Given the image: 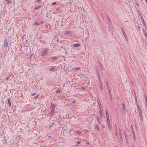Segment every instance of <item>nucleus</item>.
Returning <instances> with one entry per match:
<instances>
[{"instance_id":"nucleus-10","label":"nucleus","mask_w":147,"mask_h":147,"mask_svg":"<svg viewBox=\"0 0 147 147\" xmlns=\"http://www.w3.org/2000/svg\"><path fill=\"white\" fill-rule=\"evenodd\" d=\"M55 70V68L54 67H51L49 69V71H54Z\"/></svg>"},{"instance_id":"nucleus-28","label":"nucleus","mask_w":147,"mask_h":147,"mask_svg":"<svg viewBox=\"0 0 147 147\" xmlns=\"http://www.w3.org/2000/svg\"><path fill=\"white\" fill-rule=\"evenodd\" d=\"M56 2H54L53 3H52L51 5H55L56 4Z\"/></svg>"},{"instance_id":"nucleus-6","label":"nucleus","mask_w":147,"mask_h":147,"mask_svg":"<svg viewBox=\"0 0 147 147\" xmlns=\"http://www.w3.org/2000/svg\"><path fill=\"white\" fill-rule=\"evenodd\" d=\"M4 46L5 47H7L8 46V43L7 40H5L4 41Z\"/></svg>"},{"instance_id":"nucleus-56","label":"nucleus","mask_w":147,"mask_h":147,"mask_svg":"<svg viewBox=\"0 0 147 147\" xmlns=\"http://www.w3.org/2000/svg\"><path fill=\"white\" fill-rule=\"evenodd\" d=\"M75 101H73V103H75Z\"/></svg>"},{"instance_id":"nucleus-3","label":"nucleus","mask_w":147,"mask_h":147,"mask_svg":"<svg viewBox=\"0 0 147 147\" xmlns=\"http://www.w3.org/2000/svg\"><path fill=\"white\" fill-rule=\"evenodd\" d=\"M56 106L54 104L51 103V105H50V108L51 110H55V108L56 107Z\"/></svg>"},{"instance_id":"nucleus-19","label":"nucleus","mask_w":147,"mask_h":147,"mask_svg":"<svg viewBox=\"0 0 147 147\" xmlns=\"http://www.w3.org/2000/svg\"><path fill=\"white\" fill-rule=\"evenodd\" d=\"M119 135H120V138H121V131H120V129H119Z\"/></svg>"},{"instance_id":"nucleus-48","label":"nucleus","mask_w":147,"mask_h":147,"mask_svg":"<svg viewBox=\"0 0 147 147\" xmlns=\"http://www.w3.org/2000/svg\"><path fill=\"white\" fill-rule=\"evenodd\" d=\"M86 144H88V145L89 144V142H86Z\"/></svg>"},{"instance_id":"nucleus-15","label":"nucleus","mask_w":147,"mask_h":147,"mask_svg":"<svg viewBox=\"0 0 147 147\" xmlns=\"http://www.w3.org/2000/svg\"><path fill=\"white\" fill-rule=\"evenodd\" d=\"M40 24V23L37 22H35L34 25L36 24V26H38Z\"/></svg>"},{"instance_id":"nucleus-46","label":"nucleus","mask_w":147,"mask_h":147,"mask_svg":"<svg viewBox=\"0 0 147 147\" xmlns=\"http://www.w3.org/2000/svg\"><path fill=\"white\" fill-rule=\"evenodd\" d=\"M136 5L138 6H139V5L138 3H136Z\"/></svg>"},{"instance_id":"nucleus-45","label":"nucleus","mask_w":147,"mask_h":147,"mask_svg":"<svg viewBox=\"0 0 147 147\" xmlns=\"http://www.w3.org/2000/svg\"><path fill=\"white\" fill-rule=\"evenodd\" d=\"M137 106L138 108H139L140 107L139 105H137Z\"/></svg>"},{"instance_id":"nucleus-31","label":"nucleus","mask_w":147,"mask_h":147,"mask_svg":"<svg viewBox=\"0 0 147 147\" xmlns=\"http://www.w3.org/2000/svg\"><path fill=\"white\" fill-rule=\"evenodd\" d=\"M106 84L107 86V88H110L107 82H106Z\"/></svg>"},{"instance_id":"nucleus-41","label":"nucleus","mask_w":147,"mask_h":147,"mask_svg":"<svg viewBox=\"0 0 147 147\" xmlns=\"http://www.w3.org/2000/svg\"><path fill=\"white\" fill-rule=\"evenodd\" d=\"M41 0H36V2L38 3L39 1H40Z\"/></svg>"},{"instance_id":"nucleus-20","label":"nucleus","mask_w":147,"mask_h":147,"mask_svg":"<svg viewBox=\"0 0 147 147\" xmlns=\"http://www.w3.org/2000/svg\"><path fill=\"white\" fill-rule=\"evenodd\" d=\"M58 58L56 57H55L52 58V59L54 60H57Z\"/></svg>"},{"instance_id":"nucleus-23","label":"nucleus","mask_w":147,"mask_h":147,"mask_svg":"<svg viewBox=\"0 0 147 147\" xmlns=\"http://www.w3.org/2000/svg\"><path fill=\"white\" fill-rule=\"evenodd\" d=\"M105 113H106V116H109L107 110L105 111Z\"/></svg>"},{"instance_id":"nucleus-40","label":"nucleus","mask_w":147,"mask_h":147,"mask_svg":"<svg viewBox=\"0 0 147 147\" xmlns=\"http://www.w3.org/2000/svg\"><path fill=\"white\" fill-rule=\"evenodd\" d=\"M81 143V142L80 141H78L77 142V143L78 144H79Z\"/></svg>"},{"instance_id":"nucleus-59","label":"nucleus","mask_w":147,"mask_h":147,"mask_svg":"<svg viewBox=\"0 0 147 147\" xmlns=\"http://www.w3.org/2000/svg\"><path fill=\"white\" fill-rule=\"evenodd\" d=\"M140 147H141V146H140Z\"/></svg>"},{"instance_id":"nucleus-54","label":"nucleus","mask_w":147,"mask_h":147,"mask_svg":"<svg viewBox=\"0 0 147 147\" xmlns=\"http://www.w3.org/2000/svg\"><path fill=\"white\" fill-rule=\"evenodd\" d=\"M146 2V3H147V0H145Z\"/></svg>"},{"instance_id":"nucleus-38","label":"nucleus","mask_w":147,"mask_h":147,"mask_svg":"<svg viewBox=\"0 0 147 147\" xmlns=\"http://www.w3.org/2000/svg\"><path fill=\"white\" fill-rule=\"evenodd\" d=\"M144 36L146 37V36H147V33H146L144 34Z\"/></svg>"},{"instance_id":"nucleus-29","label":"nucleus","mask_w":147,"mask_h":147,"mask_svg":"<svg viewBox=\"0 0 147 147\" xmlns=\"http://www.w3.org/2000/svg\"><path fill=\"white\" fill-rule=\"evenodd\" d=\"M99 107L100 109H101L102 108V106H101V103H100V104H99Z\"/></svg>"},{"instance_id":"nucleus-33","label":"nucleus","mask_w":147,"mask_h":147,"mask_svg":"<svg viewBox=\"0 0 147 147\" xmlns=\"http://www.w3.org/2000/svg\"><path fill=\"white\" fill-rule=\"evenodd\" d=\"M75 69L77 70H80V67H79L77 68H76Z\"/></svg>"},{"instance_id":"nucleus-16","label":"nucleus","mask_w":147,"mask_h":147,"mask_svg":"<svg viewBox=\"0 0 147 147\" xmlns=\"http://www.w3.org/2000/svg\"><path fill=\"white\" fill-rule=\"evenodd\" d=\"M142 31L143 33V34H145V33H146V31L145 30V29L144 28H143L142 29Z\"/></svg>"},{"instance_id":"nucleus-18","label":"nucleus","mask_w":147,"mask_h":147,"mask_svg":"<svg viewBox=\"0 0 147 147\" xmlns=\"http://www.w3.org/2000/svg\"><path fill=\"white\" fill-rule=\"evenodd\" d=\"M40 7H40V6H37L35 8V10H36V9H38L40 8Z\"/></svg>"},{"instance_id":"nucleus-5","label":"nucleus","mask_w":147,"mask_h":147,"mask_svg":"<svg viewBox=\"0 0 147 147\" xmlns=\"http://www.w3.org/2000/svg\"><path fill=\"white\" fill-rule=\"evenodd\" d=\"M121 31H122V33H123V34L124 36V37H125V39H126V40L127 41H128L127 39V36H126V35H125V32H124V31H123V29L122 28H121Z\"/></svg>"},{"instance_id":"nucleus-24","label":"nucleus","mask_w":147,"mask_h":147,"mask_svg":"<svg viewBox=\"0 0 147 147\" xmlns=\"http://www.w3.org/2000/svg\"><path fill=\"white\" fill-rule=\"evenodd\" d=\"M145 100L146 102V104H147V97L146 96H144Z\"/></svg>"},{"instance_id":"nucleus-35","label":"nucleus","mask_w":147,"mask_h":147,"mask_svg":"<svg viewBox=\"0 0 147 147\" xmlns=\"http://www.w3.org/2000/svg\"><path fill=\"white\" fill-rule=\"evenodd\" d=\"M100 65V66L102 68V69H103L102 67V64L100 63H99Z\"/></svg>"},{"instance_id":"nucleus-30","label":"nucleus","mask_w":147,"mask_h":147,"mask_svg":"<svg viewBox=\"0 0 147 147\" xmlns=\"http://www.w3.org/2000/svg\"><path fill=\"white\" fill-rule=\"evenodd\" d=\"M133 133V137L134 139H135V134L134 133V132H132Z\"/></svg>"},{"instance_id":"nucleus-34","label":"nucleus","mask_w":147,"mask_h":147,"mask_svg":"<svg viewBox=\"0 0 147 147\" xmlns=\"http://www.w3.org/2000/svg\"><path fill=\"white\" fill-rule=\"evenodd\" d=\"M96 128H97V129L98 130V131H99V128L98 127V126L97 125H96Z\"/></svg>"},{"instance_id":"nucleus-22","label":"nucleus","mask_w":147,"mask_h":147,"mask_svg":"<svg viewBox=\"0 0 147 147\" xmlns=\"http://www.w3.org/2000/svg\"><path fill=\"white\" fill-rule=\"evenodd\" d=\"M61 92V90H58L57 91H56V92H58L59 93H60Z\"/></svg>"},{"instance_id":"nucleus-42","label":"nucleus","mask_w":147,"mask_h":147,"mask_svg":"<svg viewBox=\"0 0 147 147\" xmlns=\"http://www.w3.org/2000/svg\"><path fill=\"white\" fill-rule=\"evenodd\" d=\"M85 132H89V131L87 130H86L85 131Z\"/></svg>"},{"instance_id":"nucleus-43","label":"nucleus","mask_w":147,"mask_h":147,"mask_svg":"<svg viewBox=\"0 0 147 147\" xmlns=\"http://www.w3.org/2000/svg\"><path fill=\"white\" fill-rule=\"evenodd\" d=\"M102 112V110H101L100 111V115H101Z\"/></svg>"},{"instance_id":"nucleus-13","label":"nucleus","mask_w":147,"mask_h":147,"mask_svg":"<svg viewBox=\"0 0 147 147\" xmlns=\"http://www.w3.org/2000/svg\"><path fill=\"white\" fill-rule=\"evenodd\" d=\"M11 76L10 74H9L6 78V80H8Z\"/></svg>"},{"instance_id":"nucleus-49","label":"nucleus","mask_w":147,"mask_h":147,"mask_svg":"<svg viewBox=\"0 0 147 147\" xmlns=\"http://www.w3.org/2000/svg\"><path fill=\"white\" fill-rule=\"evenodd\" d=\"M35 94V93H34L32 94V96H34Z\"/></svg>"},{"instance_id":"nucleus-25","label":"nucleus","mask_w":147,"mask_h":147,"mask_svg":"<svg viewBox=\"0 0 147 147\" xmlns=\"http://www.w3.org/2000/svg\"><path fill=\"white\" fill-rule=\"evenodd\" d=\"M123 133H124V136H125V139L126 140L127 139V138L126 134V133H125V132H124Z\"/></svg>"},{"instance_id":"nucleus-27","label":"nucleus","mask_w":147,"mask_h":147,"mask_svg":"<svg viewBox=\"0 0 147 147\" xmlns=\"http://www.w3.org/2000/svg\"><path fill=\"white\" fill-rule=\"evenodd\" d=\"M108 88V90L109 92V94H110V93L111 92V90H110V88Z\"/></svg>"},{"instance_id":"nucleus-26","label":"nucleus","mask_w":147,"mask_h":147,"mask_svg":"<svg viewBox=\"0 0 147 147\" xmlns=\"http://www.w3.org/2000/svg\"><path fill=\"white\" fill-rule=\"evenodd\" d=\"M76 134H81V132H80V131H76Z\"/></svg>"},{"instance_id":"nucleus-17","label":"nucleus","mask_w":147,"mask_h":147,"mask_svg":"<svg viewBox=\"0 0 147 147\" xmlns=\"http://www.w3.org/2000/svg\"><path fill=\"white\" fill-rule=\"evenodd\" d=\"M54 110H51L50 112V114L51 115H52L54 113Z\"/></svg>"},{"instance_id":"nucleus-44","label":"nucleus","mask_w":147,"mask_h":147,"mask_svg":"<svg viewBox=\"0 0 147 147\" xmlns=\"http://www.w3.org/2000/svg\"><path fill=\"white\" fill-rule=\"evenodd\" d=\"M137 106L138 108H139L140 107L139 105H137Z\"/></svg>"},{"instance_id":"nucleus-50","label":"nucleus","mask_w":147,"mask_h":147,"mask_svg":"<svg viewBox=\"0 0 147 147\" xmlns=\"http://www.w3.org/2000/svg\"><path fill=\"white\" fill-rule=\"evenodd\" d=\"M134 96H135V98L136 97V94H134Z\"/></svg>"},{"instance_id":"nucleus-36","label":"nucleus","mask_w":147,"mask_h":147,"mask_svg":"<svg viewBox=\"0 0 147 147\" xmlns=\"http://www.w3.org/2000/svg\"><path fill=\"white\" fill-rule=\"evenodd\" d=\"M138 110L139 112H140V111H141V109L140 107V108H138Z\"/></svg>"},{"instance_id":"nucleus-8","label":"nucleus","mask_w":147,"mask_h":147,"mask_svg":"<svg viewBox=\"0 0 147 147\" xmlns=\"http://www.w3.org/2000/svg\"><path fill=\"white\" fill-rule=\"evenodd\" d=\"M100 86V88L102 89V86L103 84L102 82L100 80L99 81Z\"/></svg>"},{"instance_id":"nucleus-57","label":"nucleus","mask_w":147,"mask_h":147,"mask_svg":"<svg viewBox=\"0 0 147 147\" xmlns=\"http://www.w3.org/2000/svg\"><path fill=\"white\" fill-rule=\"evenodd\" d=\"M132 147H134V145H132Z\"/></svg>"},{"instance_id":"nucleus-11","label":"nucleus","mask_w":147,"mask_h":147,"mask_svg":"<svg viewBox=\"0 0 147 147\" xmlns=\"http://www.w3.org/2000/svg\"><path fill=\"white\" fill-rule=\"evenodd\" d=\"M10 98H9L8 100V105L10 107L11 106V103L10 102Z\"/></svg>"},{"instance_id":"nucleus-37","label":"nucleus","mask_w":147,"mask_h":147,"mask_svg":"<svg viewBox=\"0 0 147 147\" xmlns=\"http://www.w3.org/2000/svg\"><path fill=\"white\" fill-rule=\"evenodd\" d=\"M135 101H136V102H137V98H135Z\"/></svg>"},{"instance_id":"nucleus-32","label":"nucleus","mask_w":147,"mask_h":147,"mask_svg":"<svg viewBox=\"0 0 147 147\" xmlns=\"http://www.w3.org/2000/svg\"><path fill=\"white\" fill-rule=\"evenodd\" d=\"M106 117L107 119V120L109 119V116H106Z\"/></svg>"},{"instance_id":"nucleus-14","label":"nucleus","mask_w":147,"mask_h":147,"mask_svg":"<svg viewBox=\"0 0 147 147\" xmlns=\"http://www.w3.org/2000/svg\"><path fill=\"white\" fill-rule=\"evenodd\" d=\"M122 107H123V108H122L123 110L124 111L125 109V104H124V103H123V104H122Z\"/></svg>"},{"instance_id":"nucleus-7","label":"nucleus","mask_w":147,"mask_h":147,"mask_svg":"<svg viewBox=\"0 0 147 147\" xmlns=\"http://www.w3.org/2000/svg\"><path fill=\"white\" fill-rule=\"evenodd\" d=\"M80 44L79 43H76L73 45V46L74 47H77L79 46Z\"/></svg>"},{"instance_id":"nucleus-2","label":"nucleus","mask_w":147,"mask_h":147,"mask_svg":"<svg viewBox=\"0 0 147 147\" xmlns=\"http://www.w3.org/2000/svg\"><path fill=\"white\" fill-rule=\"evenodd\" d=\"M139 114L140 117V121L141 122L143 120V117L142 114V111H140V112H139Z\"/></svg>"},{"instance_id":"nucleus-55","label":"nucleus","mask_w":147,"mask_h":147,"mask_svg":"<svg viewBox=\"0 0 147 147\" xmlns=\"http://www.w3.org/2000/svg\"><path fill=\"white\" fill-rule=\"evenodd\" d=\"M115 127H116V129H115V130H116V127H116V125H115Z\"/></svg>"},{"instance_id":"nucleus-12","label":"nucleus","mask_w":147,"mask_h":147,"mask_svg":"<svg viewBox=\"0 0 147 147\" xmlns=\"http://www.w3.org/2000/svg\"><path fill=\"white\" fill-rule=\"evenodd\" d=\"M97 120L98 123H99V124H100L101 123V122L100 118L99 117H98L97 118Z\"/></svg>"},{"instance_id":"nucleus-51","label":"nucleus","mask_w":147,"mask_h":147,"mask_svg":"<svg viewBox=\"0 0 147 147\" xmlns=\"http://www.w3.org/2000/svg\"><path fill=\"white\" fill-rule=\"evenodd\" d=\"M115 135L116 136H117V132H116L115 133Z\"/></svg>"},{"instance_id":"nucleus-4","label":"nucleus","mask_w":147,"mask_h":147,"mask_svg":"<svg viewBox=\"0 0 147 147\" xmlns=\"http://www.w3.org/2000/svg\"><path fill=\"white\" fill-rule=\"evenodd\" d=\"M107 126L108 128L111 129V127L110 124V121L109 119L107 120Z\"/></svg>"},{"instance_id":"nucleus-52","label":"nucleus","mask_w":147,"mask_h":147,"mask_svg":"<svg viewBox=\"0 0 147 147\" xmlns=\"http://www.w3.org/2000/svg\"><path fill=\"white\" fill-rule=\"evenodd\" d=\"M44 22L43 21H42L41 22V24H43Z\"/></svg>"},{"instance_id":"nucleus-1","label":"nucleus","mask_w":147,"mask_h":147,"mask_svg":"<svg viewBox=\"0 0 147 147\" xmlns=\"http://www.w3.org/2000/svg\"><path fill=\"white\" fill-rule=\"evenodd\" d=\"M49 50L48 48H45L41 52V56H45L48 52Z\"/></svg>"},{"instance_id":"nucleus-47","label":"nucleus","mask_w":147,"mask_h":147,"mask_svg":"<svg viewBox=\"0 0 147 147\" xmlns=\"http://www.w3.org/2000/svg\"><path fill=\"white\" fill-rule=\"evenodd\" d=\"M38 96H36L34 98L36 99L38 98Z\"/></svg>"},{"instance_id":"nucleus-21","label":"nucleus","mask_w":147,"mask_h":147,"mask_svg":"<svg viewBox=\"0 0 147 147\" xmlns=\"http://www.w3.org/2000/svg\"><path fill=\"white\" fill-rule=\"evenodd\" d=\"M137 28H138V31L139 32H140V29H141L140 27L139 26H137Z\"/></svg>"},{"instance_id":"nucleus-53","label":"nucleus","mask_w":147,"mask_h":147,"mask_svg":"<svg viewBox=\"0 0 147 147\" xmlns=\"http://www.w3.org/2000/svg\"><path fill=\"white\" fill-rule=\"evenodd\" d=\"M143 23H144V25H145V26H146V24H145V23H144V21H143Z\"/></svg>"},{"instance_id":"nucleus-9","label":"nucleus","mask_w":147,"mask_h":147,"mask_svg":"<svg viewBox=\"0 0 147 147\" xmlns=\"http://www.w3.org/2000/svg\"><path fill=\"white\" fill-rule=\"evenodd\" d=\"M70 33H71V32L70 31H67L65 32V33H64V35H66V34L69 35V34H70Z\"/></svg>"},{"instance_id":"nucleus-58","label":"nucleus","mask_w":147,"mask_h":147,"mask_svg":"<svg viewBox=\"0 0 147 147\" xmlns=\"http://www.w3.org/2000/svg\"><path fill=\"white\" fill-rule=\"evenodd\" d=\"M83 89H84V87H83Z\"/></svg>"},{"instance_id":"nucleus-39","label":"nucleus","mask_w":147,"mask_h":147,"mask_svg":"<svg viewBox=\"0 0 147 147\" xmlns=\"http://www.w3.org/2000/svg\"><path fill=\"white\" fill-rule=\"evenodd\" d=\"M102 126V127L103 128H105V126L104 125H101Z\"/></svg>"}]
</instances>
